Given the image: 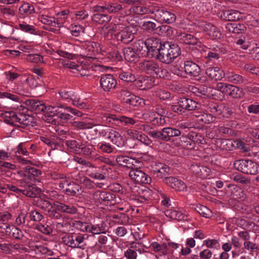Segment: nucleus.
I'll list each match as a JSON object with an SVG mask.
<instances>
[{
    "mask_svg": "<svg viewBox=\"0 0 259 259\" xmlns=\"http://www.w3.org/2000/svg\"><path fill=\"white\" fill-rule=\"evenodd\" d=\"M155 17L159 21L170 24L175 22L176 20V15L163 8H159L155 11Z\"/></svg>",
    "mask_w": 259,
    "mask_h": 259,
    "instance_id": "obj_9",
    "label": "nucleus"
},
{
    "mask_svg": "<svg viewBox=\"0 0 259 259\" xmlns=\"http://www.w3.org/2000/svg\"><path fill=\"white\" fill-rule=\"evenodd\" d=\"M159 32L161 35L170 36L173 34V28L168 25L159 26Z\"/></svg>",
    "mask_w": 259,
    "mask_h": 259,
    "instance_id": "obj_59",
    "label": "nucleus"
},
{
    "mask_svg": "<svg viewBox=\"0 0 259 259\" xmlns=\"http://www.w3.org/2000/svg\"><path fill=\"white\" fill-rule=\"evenodd\" d=\"M241 13L236 10H224L220 14V18L226 21H236L239 20Z\"/></svg>",
    "mask_w": 259,
    "mask_h": 259,
    "instance_id": "obj_20",
    "label": "nucleus"
},
{
    "mask_svg": "<svg viewBox=\"0 0 259 259\" xmlns=\"http://www.w3.org/2000/svg\"><path fill=\"white\" fill-rule=\"evenodd\" d=\"M195 210L203 217L209 218L211 216V211L205 206L197 205L195 207Z\"/></svg>",
    "mask_w": 259,
    "mask_h": 259,
    "instance_id": "obj_51",
    "label": "nucleus"
},
{
    "mask_svg": "<svg viewBox=\"0 0 259 259\" xmlns=\"http://www.w3.org/2000/svg\"><path fill=\"white\" fill-rule=\"evenodd\" d=\"M63 106L50 107L49 108V113L50 117H56L57 119L67 121L70 119L72 116L68 113H64L62 109ZM56 119V118L55 119Z\"/></svg>",
    "mask_w": 259,
    "mask_h": 259,
    "instance_id": "obj_13",
    "label": "nucleus"
},
{
    "mask_svg": "<svg viewBox=\"0 0 259 259\" xmlns=\"http://www.w3.org/2000/svg\"><path fill=\"white\" fill-rule=\"evenodd\" d=\"M171 188L176 191H181L185 190L187 187L183 182L176 178Z\"/></svg>",
    "mask_w": 259,
    "mask_h": 259,
    "instance_id": "obj_57",
    "label": "nucleus"
},
{
    "mask_svg": "<svg viewBox=\"0 0 259 259\" xmlns=\"http://www.w3.org/2000/svg\"><path fill=\"white\" fill-rule=\"evenodd\" d=\"M169 44H168V53L170 56V62L172 63L181 54V49L177 44L171 42H169Z\"/></svg>",
    "mask_w": 259,
    "mask_h": 259,
    "instance_id": "obj_30",
    "label": "nucleus"
},
{
    "mask_svg": "<svg viewBox=\"0 0 259 259\" xmlns=\"http://www.w3.org/2000/svg\"><path fill=\"white\" fill-rule=\"evenodd\" d=\"M57 208L60 212L69 214H75L77 212V207L71 204H66L56 201Z\"/></svg>",
    "mask_w": 259,
    "mask_h": 259,
    "instance_id": "obj_23",
    "label": "nucleus"
},
{
    "mask_svg": "<svg viewBox=\"0 0 259 259\" xmlns=\"http://www.w3.org/2000/svg\"><path fill=\"white\" fill-rule=\"evenodd\" d=\"M19 10L21 15L31 14L34 12V7L30 4L24 3Z\"/></svg>",
    "mask_w": 259,
    "mask_h": 259,
    "instance_id": "obj_48",
    "label": "nucleus"
},
{
    "mask_svg": "<svg viewBox=\"0 0 259 259\" xmlns=\"http://www.w3.org/2000/svg\"><path fill=\"white\" fill-rule=\"evenodd\" d=\"M36 206L43 210L47 215L54 207V204L53 205L48 200H44L37 201L36 202Z\"/></svg>",
    "mask_w": 259,
    "mask_h": 259,
    "instance_id": "obj_37",
    "label": "nucleus"
},
{
    "mask_svg": "<svg viewBox=\"0 0 259 259\" xmlns=\"http://www.w3.org/2000/svg\"><path fill=\"white\" fill-rule=\"evenodd\" d=\"M156 78L165 79L168 77V72L166 69L158 67V71H156L154 75Z\"/></svg>",
    "mask_w": 259,
    "mask_h": 259,
    "instance_id": "obj_60",
    "label": "nucleus"
},
{
    "mask_svg": "<svg viewBox=\"0 0 259 259\" xmlns=\"http://www.w3.org/2000/svg\"><path fill=\"white\" fill-rule=\"evenodd\" d=\"M223 52L222 48H215L212 51L208 53L207 56L205 58L208 59L210 61L217 60L220 57V54Z\"/></svg>",
    "mask_w": 259,
    "mask_h": 259,
    "instance_id": "obj_49",
    "label": "nucleus"
},
{
    "mask_svg": "<svg viewBox=\"0 0 259 259\" xmlns=\"http://www.w3.org/2000/svg\"><path fill=\"white\" fill-rule=\"evenodd\" d=\"M231 196L234 199L244 200L246 198L247 194L241 187L233 185Z\"/></svg>",
    "mask_w": 259,
    "mask_h": 259,
    "instance_id": "obj_31",
    "label": "nucleus"
},
{
    "mask_svg": "<svg viewBox=\"0 0 259 259\" xmlns=\"http://www.w3.org/2000/svg\"><path fill=\"white\" fill-rule=\"evenodd\" d=\"M74 248L78 247L84 249L86 244L83 243L85 239L83 236L80 234H75L74 235Z\"/></svg>",
    "mask_w": 259,
    "mask_h": 259,
    "instance_id": "obj_56",
    "label": "nucleus"
},
{
    "mask_svg": "<svg viewBox=\"0 0 259 259\" xmlns=\"http://www.w3.org/2000/svg\"><path fill=\"white\" fill-rule=\"evenodd\" d=\"M123 53L125 59L130 62L135 63L139 61V56L133 48L128 47L123 50Z\"/></svg>",
    "mask_w": 259,
    "mask_h": 259,
    "instance_id": "obj_25",
    "label": "nucleus"
},
{
    "mask_svg": "<svg viewBox=\"0 0 259 259\" xmlns=\"http://www.w3.org/2000/svg\"><path fill=\"white\" fill-rule=\"evenodd\" d=\"M65 143L71 152L80 153V147L81 145L76 140H67Z\"/></svg>",
    "mask_w": 259,
    "mask_h": 259,
    "instance_id": "obj_53",
    "label": "nucleus"
},
{
    "mask_svg": "<svg viewBox=\"0 0 259 259\" xmlns=\"http://www.w3.org/2000/svg\"><path fill=\"white\" fill-rule=\"evenodd\" d=\"M201 26L203 28V31L212 39H219L221 37V33L220 30L213 24L203 22Z\"/></svg>",
    "mask_w": 259,
    "mask_h": 259,
    "instance_id": "obj_12",
    "label": "nucleus"
},
{
    "mask_svg": "<svg viewBox=\"0 0 259 259\" xmlns=\"http://www.w3.org/2000/svg\"><path fill=\"white\" fill-rule=\"evenodd\" d=\"M118 73L119 78L124 81L134 82L136 80L133 71L128 65L120 68Z\"/></svg>",
    "mask_w": 259,
    "mask_h": 259,
    "instance_id": "obj_16",
    "label": "nucleus"
},
{
    "mask_svg": "<svg viewBox=\"0 0 259 259\" xmlns=\"http://www.w3.org/2000/svg\"><path fill=\"white\" fill-rule=\"evenodd\" d=\"M177 104L179 105V106L184 112L185 110L193 111L199 108L198 107L199 104L197 102L191 98L184 96L180 97L178 99Z\"/></svg>",
    "mask_w": 259,
    "mask_h": 259,
    "instance_id": "obj_10",
    "label": "nucleus"
},
{
    "mask_svg": "<svg viewBox=\"0 0 259 259\" xmlns=\"http://www.w3.org/2000/svg\"><path fill=\"white\" fill-rule=\"evenodd\" d=\"M165 214L169 218L178 221L187 219V216L185 214L176 210L167 209L165 211Z\"/></svg>",
    "mask_w": 259,
    "mask_h": 259,
    "instance_id": "obj_35",
    "label": "nucleus"
},
{
    "mask_svg": "<svg viewBox=\"0 0 259 259\" xmlns=\"http://www.w3.org/2000/svg\"><path fill=\"white\" fill-rule=\"evenodd\" d=\"M107 137L118 147H121L124 144L122 137L118 132L114 130H110Z\"/></svg>",
    "mask_w": 259,
    "mask_h": 259,
    "instance_id": "obj_24",
    "label": "nucleus"
},
{
    "mask_svg": "<svg viewBox=\"0 0 259 259\" xmlns=\"http://www.w3.org/2000/svg\"><path fill=\"white\" fill-rule=\"evenodd\" d=\"M102 118L107 123L117 126H121L123 123L125 125H134L136 123L133 118L124 116H117L110 113H104Z\"/></svg>",
    "mask_w": 259,
    "mask_h": 259,
    "instance_id": "obj_3",
    "label": "nucleus"
},
{
    "mask_svg": "<svg viewBox=\"0 0 259 259\" xmlns=\"http://www.w3.org/2000/svg\"><path fill=\"white\" fill-rule=\"evenodd\" d=\"M39 20L43 24L53 27H60L62 26V23L59 22L58 19L50 17L48 15H42L39 18Z\"/></svg>",
    "mask_w": 259,
    "mask_h": 259,
    "instance_id": "obj_29",
    "label": "nucleus"
},
{
    "mask_svg": "<svg viewBox=\"0 0 259 259\" xmlns=\"http://www.w3.org/2000/svg\"><path fill=\"white\" fill-rule=\"evenodd\" d=\"M114 31L118 32L114 34V37L118 41H120L124 44H128L131 42L135 37V32H133V28L126 26L124 27L121 24L115 25Z\"/></svg>",
    "mask_w": 259,
    "mask_h": 259,
    "instance_id": "obj_2",
    "label": "nucleus"
},
{
    "mask_svg": "<svg viewBox=\"0 0 259 259\" xmlns=\"http://www.w3.org/2000/svg\"><path fill=\"white\" fill-rule=\"evenodd\" d=\"M190 171L200 178H204L209 173V169L207 167L200 165L198 163L192 164L190 167Z\"/></svg>",
    "mask_w": 259,
    "mask_h": 259,
    "instance_id": "obj_22",
    "label": "nucleus"
},
{
    "mask_svg": "<svg viewBox=\"0 0 259 259\" xmlns=\"http://www.w3.org/2000/svg\"><path fill=\"white\" fill-rule=\"evenodd\" d=\"M74 235L69 234L63 237V242L67 246L74 248Z\"/></svg>",
    "mask_w": 259,
    "mask_h": 259,
    "instance_id": "obj_61",
    "label": "nucleus"
},
{
    "mask_svg": "<svg viewBox=\"0 0 259 259\" xmlns=\"http://www.w3.org/2000/svg\"><path fill=\"white\" fill-rule=\"evenodd\" d=\"M164 132L166 142L169 141L171 137L179 136L181 134L179 130L171 127H165Z\"/></svg>",
    "mask_w": 259,
    "mask_h": 259,
    "instance_id": "obj_41",
    "label": "nucleus"
},
{
    "mask_svg": "<svg viewBox=\"0 0 259 259\" xmlns=\"http://www.w3.org/2000/svg\"><path fill=\"white\" fill-rule=\"evenodd\" d=\"M146 45L147 47V56L150 58H155L156 54L162 47L163 43L160 39L151 37L146 40Z\"/></svg>",
    "mask_w": 259,
    "mask_h": 259,
    "instance_id": "obj_5",
    "label": "nucleus"
},
{
    "mask_svg": "<svg viewBox=\"0 0 259 259\" xmlns=\"http://www.w3.org/2000/svg\"><path fill=\"white\" fill-rule=\"evenodd\" d=\"M16 122H18L22 125L20 126L17 124L16 126L24 128L25 126H34L35 122L34 121V118L30 115L20 114L17 116Z\"/></svg>",
    "mask_w": 259,
    "mask_h": 259,
    "instance_id": "obj_21",
    "label": "nucleus"
},
{
    "mask_svg": "<svg viewBox=\"0 0 259 259\" xmlns=\"http://www.w3.org/2000/svg\"><path fill=\"white\" fill-rule=\"evenodd\" d=\"M134 49L136 50L137 52L141 53L143 56H147V47L146 45V40L139 39L136 41L134 46Z\"/></svg>",
    "mask_w": 259,
    "mask_h": 259,
    "instance_id": "obj_38",
    "label": "nucleus"
},
{
    "mask_svg": "<svg viewBox=\"0 0 259 259\" xmlns=\"http://www.w3.org/2000/svg\"><path fill=\"white\" fill-rule=\"evenodd\" d=\"M178 39L180 43L187 45H195L197 42L196 37L189 33H181L178 35Z\"/></svg>",
    "mask_w": 259,
    "mask_h": 259,
    "instance_id": "obj_26",
    "label": "nucleus"
},
{
    "mask_svg": "<svg viewBox=\"0 0 259 259\" xmlns=\"http://www.w3.org/2000/svg\"><path fill=\"white\" fill-rule=\"evenodd\" d=\"M169 167L166 165L161 168L159 171L155 172V174L156 175L157 177L161 179L162 181L163 178L169 175Z\"/></svg>",
    "mask_w": 259,
    "mask_h": 259,
    "instance_id": "obj_58",
    "label": "nucleus"
},
{
    "mask_svg": "<svg viewBox=\"0 0 259 259\" xmlns=\"http://www.w3.org/2000/svg\"><path fill=\"white\" fill-rule=\"evenodd\" d=\"M158 66L157 63L153 61H144L139 64V68L142 71L154 76L156 71H158Z\"/></svg>",
    "mask_w": 259,
    "mask_h": 259,
    "instance_id": "obj_14",
    "label": "nucleus"
},
{
    "mask_svg": "<svg viewBox=\"0 0 259 259\" xmlns=\"http://www.w3.org/2000/svg\"><path fill=\"white\" fill-rule=\"evenodd\" d=\"M17 115L13 111L4 112L1 114V117L4 121L10 125L16 126V119Z\"/></svg>",
    "mask_w": 259,
    "mask_h": 259,
    "instance_id": "obj_32",
    "label": "nucleus"
},
{
    "mask_svg": "<svg viewBox=\"0 0 259 259\" xmlns=\"http://www.w3.org/2000/svg\"><path fill=\"white\" fill-rule=\"evenodd\" d=\"M184 70L187 74L195 77L199 76L201 72L200 67L195 63L190 60L185 61Z\"/></svg>",
    "mask_w": 259,
    "mask_h": 259,
    "instance_id": "obj_18",
    "label": "nucleus"
},
{
    "mask_svg": "<svg viewBox=\"0 0 259 259\" xmlns=\"http://www.w3.org/2000/svg\"><path fill=\"white\" fill-rule=\"evenodd\" d=\"M37 188L34 185H29L28 188L22 189L21 193L27 197L34 198L36 196Z\"/></svg>",
    "mask_w": 259,
    "mask_h": 259,
    "instance_id": "obj_45",
    "label": "nucleus"
},
{
    "mask_svg": "<svg viewBox=\"0 0 259 259\" xmlns=\"http://www.w3.org/2000/svg\"><path fill=\"white\" fill-rule=\"evenodd\" d=\"M164 133V128H163L160 131L156 130L150 131L148 133V135L153 138L166 141Z\"/></svg>",
    "mask_w": 259,
    "mask_h": 259,
    "instance_id": "obj_54",
    "label": "nucleus"
},
{
    "mask_svg": "<svg viewBox=\"0 0 259 259\" xmlns=\"http://www.w3.org/2000/svg\"><path fill=\"white\" fill-rule=\"evenodd\" d=\"M142 28L148 32H155L159 27L155 23L151 21H147L144 22L142 26Z\"/></svg>",
    "mask_w": 259,
    "mask_h": 259,
    "instance_id": "obj_55",
    "label": "nucleus"
},
{
    "mask_svg": "<svg viewBox=\"0 0 259 259\" xmlns=\"http://www.w3.org/2000/svg\"><path fill=\"white\" fill-rule=\"evenodd\" d=\"M57 208L56 202L54 203V207L47 215L53 220L63 221L64 219V216L62 215Z\"/></svg>",
    "mask_w": 259,
    "mask_h": 259,
    "instance_id": "obj_43",
    "label": "nucleus"
},
{
    "mask_svg": "<svg viewBox=\"0 0 259 259\" xmlns=\"http://www.w3.org/2000/svg\"><path fill=\"white\" fill-rule=\"evenodd\" d=\"M116 160L117 163L122 166L127 167L131 169L134 166L133 162L135 161V159L127 156L123 155L118 156L116 158Z\"/></svg>",
    "mask_w": 259,
    "mask_h": 259,
    "instance_id": "obj_33",
    "label": "nucleus"
},
{
    "mask_svg": "<svg viewBox=\"0 0 259 259\" xmlns=\"http://www.w3.org/2000/svg\"><path fill=\"white\" fill-rule=\"evenodd\" d=\"M168 44H169V41H165L163 43L162 47L158 51L155 58L161 62L167 64L171 63L170 56H169V55L168 53Z\"/></svg>",
    "mask_w": 259,
    "mask_h": 259,
    "instance_id": "obj_17",
    "label": "nucleus"
},
{
    "mask_svg": "<svg viewBox=\"0 0 259 259\" xmlns=\"http://www.w3.org/2000/svg\"><path fill=\"white\" fill-rule=\"evenodd\" d=\"M206 108L209 112L217 115H220L223 112V108L224 107L219 105L216 102H210L207 103Z\"/></svg>",
    "mask_w": 259,
    "mask_h": 259,
    "instance_id": "obj_36",
    "label": "nucleus"
},
{
    "mask_svg": "<svg viewBox=\"0 0 259 259\" xmlns=\"http://www.w3.org/2000/svg\"><path fill=\"white\" fill-rule=\"evenodd\" d=\"M133 94L125 88H122L118 92V98L123 103L127 104Z\"/></svg>",
    "mask_w": 259,
    "mask_h": 259,
    "instance_id": "obj_39",
    "label": "nucleus"
},
{
    "mask_svg": "<svg viewBox=\"0 0 259 259\" xmlns=\"http://www.w3.org/2000/svg\"><path fill=\"white\" fill-rule=\"evenodd\" d=\"M136 243L133 242L131 247L124 252L128 259H151V254L143 249L139 248Z\"/></svg>",
    "mask_w": 259,
    "mask_h": 259,
    "instance_id": "obj_4",
    "label": "nucleus"
},
{
    "mask_svg": "<svg viewBox=\"0 0 259 259\" xmlns=\"http://www.w3.org/2000/svg\"><path fill=\"white\" fill-rule=\"evenodd\" d=\"M226 89V94L229 95L233 98H241L244 95L242 89L232 84H228V88Z\"/></svg>",
    "mask_w": 259,
    "mask_h": 259,
    "instance_id": "obj_28",
    "label": "nucleus"
},
{
    "mask_svg": "<svg viewBox=\"0 0 259 259\" xmlns=\"http://www.w3.org/2000/svg\"><path fill=\"white\" fill-rule=\"evenodd\" d=\"M150 247H151L155 252H160L164 255L167 254L168 251L169 250L167 245L165 243L160 244L156 242H154L151 244Z\"/></svg>",
    "mask_w": 259,
    "mask_h": 259,
    "instance_id": "obj_40",
    "label": "nucleus"
},
{
    "mask_svg": "<svg viewBox=\"0 0 259 259\" xmlns=\"http://www.w3.org/2000/svg\"><path fill=\"white\" fill-rule=\"evenodd\" d=\"M22 172L23 177L30 181L35 182L36 178L41 175V171L33 167L27 166L24 168L23 170L19 172V174Z\"/></svg>",
    "mask_w": 259,
    "mask_h": 259,
    "instance_id": "obj_15",
    "label": "nucleus"
},
{
    "mask_svg": "<svg viewBox=\"0 0 259 259\" xmlns=\"http://www.w3.org/2000/svg\"><path fill=\"white\" fill-rule=\"evenodd\" d=\"M207 76L214 80H220L225 76L224 71L218 67H210L206 69Z\"/></svg>",
    "mask_w": 259,
    "mask_h": 259,
    "instance_id": "obj_19",
    "label": "nucleus"
},
{
    "mask_svg": "<svg viewBox=\"0 0 259 259\" xmlns=\"http://www.w3.org/2000/svg\"><path fill=\"white\" fill-rule=\"evenodd\" d=\"M105 8L109 13H115L123 9L122 5L116 3H112L105 5Z\"/></svg>",
    "mask_w": 259,
    "mask_h": 259,
    "instance_id": "obj_47",
    "label": "nucleus"
},
{
    "mask_svg": "<svg viewBox=\"0 0 259 259\" xmlns=\"http://www.w3.org/2000/svg\"><path fill=\"white\" fill-rule=\"evenodd\" d=\"M196 117L198 118L199 120L205 124L213 122L215 119V117L208 113L199 114V115H196Z\"/></svg>",
    "mask_w": 259,
    "mask_h": 259,
    "instance_id": "obj_50",
    "label": "nucleus"
},
{
    "mask_svg": "<svg viewBox=\"0 0 259 259\" xmlns=\"http://www.w3.org/2000/svg\"><path fill=\"white\" fill-rule=\"evenodd\" d=\"M215 145L221 149L228 150L230 149V145H232L231 141L227 139H217L215 141Z\"/></svg>",
    "mask_w": 259,
    "mask_h": 259,
    "instance_id": "obj_44",
    "label": "nucleus"
},
{
    "mask_svg": "<svg viewBox=\"0 0 259 259\" xmlns=\"http://www.w3.org/2000/svg\"><path fill=\"white\" fill-rule=\"evenodd\" d=\"M129 177L137 183L148 184L151 181V178L134 165L129 172Z\"/></svg>",
    "mask_w": 259,
    "mask_h": 259,
    "instance_id": "obj_6",
    "label": "nucleus"
},
{
    "mask_svg": "<svg viewBox=\"0 0 259 259\" xmlns=\"http://www.w3.org/2000/svg\"><path fill=\"white\" fill-rule=\"evenodd\" d=\"M144 101L143 99L133 94L131 96V98L127 104L133 107H137L142 104H145Z\"/></svg>",
    "mask_w": 259,
    "mask_h": 259,
    "instance_id": "obj_52",
    "label": "nucleus"
},
{
    "mask_svg": "<svg viewBox=\"0 0 259 259\" xmlns=\"http://www.w3.org/2000/svg\"><path fill=\"white\" fill-rule=\"evenodd\" d=\"M116 84V79L111 74H105L101 77L100 85L105 92H109L111 89L115 88Z\"/></svg>",
    "mask_w": 259,
    "mask_h": 259,
    "instance_id": "obj_11",
    "label": "nucleus"
},
{
    "mask_svg": "<svg viewBox=\"0 0 259 259\" xmlns=\"http://www.w3.org/2000/svg\"><path fill=\"white\" fill-rule=\"evenodd\" d=\"M74 126L80 129L91 128L93 127V124L92 123L83 121H75L73 123Z\"/></svg>",
    "mask_w": 259,
    "mask_h": 259,
    "instance_id": "obj_64",
    "label": "nucleus"
},
{
    "mask_svg": "<svg viewBox=\"0 0 259 259\" xmlns=\"http://www.w3.org/2000/svg\"><path fill=\"white\" fill-rule=\"evenodd\" d=\"M59 188L66 194L74 196L80 193L81 187L74 182H69L67 180L61 181L59 183Z\"/></svg>",
    "mask_w": 259,
    "mask_h": 259,
    "instance_id": "obj_8",
    "label": "nucleus"
},
{
    "mask_svg": "<svg viewBox=\"0 0 259 259\" xmlns=\"http://www.w3.org/2000/svg\"><path fill=\"white\" fill-rule=\"evenodd\" d=\"M92 20L98 24H103L109 21V17L107 15L96 14L92 16Z\"/></svg>",
    "mask_w": 259,
    "mask_h": 259,
    "instance_id": "obj_46",
    "label": "nucleus"
},
{
    "mask_svg": "<svg viewBox=\"0 0 259 259\" xmlns=\"http://www.w3.org/2000/svg\"><path fill=\"white\" fill-rule=\"evenodd\" d=\"M228 78L230 81L235 84H240L243 82V78L239 74H229Z\"/></svg>",
    "mask_w": 259,
    "mask_h": 259,
    "instance_id": "obj_62",
    "label": "nucleus"
},
{
    "mask_svg": "<svg viewBox=\"0 0 259 259\" xmlns=\"http://www.w3.org/2000/svg\"><path fill=\"white\" fill-rule=\"evenodd\" d=\"M234 166L238 170L247 175H255L259 172L258 165L250 160H237L234 163Z\"/></svg>",
    "mask_w": 259,
    "mask_h": 259,
    "instance_id": "obj_1",
    "label": "nucleus"
},
{
    "mask_svg": "<svg viewBox=\"0 0 259 259\" xmlns=\"http://www.w3.org/2000/svg\"><path fill=\"white\" fill-rule=\"evenodd\" d=\"M226 28L230 32L236 34L242 33L246 30L245 25L240 23H227L226 25Z\"/></svg>",
    "mask_w": 259,
    "mask_h": 259,
    "instance_id": "obj_27",
    "label": "nucleus"
},
{
    "mask_svg": "<svg viewBox=\"0 0 259 259\" xmlns=\"http://www.w3.org/2000/svg\"><path fill=\"white\" fill-rule=\"evenodd\" d=\"M27 60L31 62L38 63L43 61V57L38 54H29L27 56Z\"/></svg>",
    "mask_w": 259,
    "mask_h": 259,
    "instance_id": "obj_63",
    "label": "nucleus"
},
{
    "mask_svg": "<svg viewBox=\"0 0 259 259\" xmlns=\"http://www.w3.org/2000/svg\"><path fill=\"white\" fill-rule=\"evenodd\" d=\"M183 141L184 142L182 141V143L179 144L180 146H182L187 149H192L194 148V143L203 144L204 139L199 134L197 137L194 138V139L192 141L193 143H192L190 141L183 140Z\"/></svg>",
    "mask_w": 259,
    "mask_h": 259,
    "instance_id": "obj_34",
    "label": "nucleus"
},
{
    "mask_svg": "<svg viewBox=\"0 0 259 259\" xmlns=\"http://www.w3.org/2000/svg\"><path fill=\"white\" fill-rule=\"evenodd\" d=\"M93 197L100 203L104 202L106 205H113L116 202L115 195L110 192L97 191L93 193Z\"/></svg>",
    "mask_w": 259,
    "mask_h": 259,
    "instance_id": "obj_7",
    "label": "nucleus"
},
{
    "mask_svg": "<svg viewBox=\"0 0 259 259\" xmlns=\"http://www.w3.org/2000/svg\"><path fill=\"white\" fill-rule=\"evenodd\" d=\"M128 135L132 136L134 138H136L138 140L144 143L146 145H150L152 141L145 135H139V133L137 131H130L128 132Z\"/></svg>",
    "mask_w": 259,
    "mask_h": 259,
    "instance_id": "obj_42",
    "label": "nucleus"
}]
</instances>
